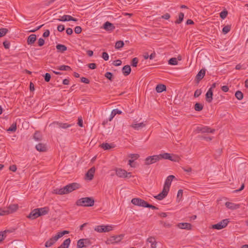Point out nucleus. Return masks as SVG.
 Returning <instances> with one entry per match:
<instances>
[{"instance_id": "f257e3e1", "label": "nucleus", "mask_w": 248, "mask_h": 248, "mask_svg": "<svg viewBox=\"0 0 248 248\" xmlns=\"http://www.w3.org/2000/svg\"><path fill=\"white\" fill-rule=\"evenodd\" d=\"M94 200L92 197L82 198L76 202V204L79 206L92 207L94 205Z\"/></svg>"}, {"instance_id": "f03ea898", "label": "nucleus", "mask_w": 248, "mask_h": 248, "mask_svg": "<svg viewBox=\"0 0 248 248\" xmlns=\"http://www.w3.org/2000/svg\"><path fill=\"white\" fill-rule=\"evenodd\" d=\"M160 160L168 159L173 162H179L180 158L176 155H171V154L167 153L159 154Z\"/></svg>"}, {"instance_id": "7ed1b4c3", "label": "nucleus", "mask_w": 248, "mask_h": 248, "mask_svg": "<svg viewBox=\"0 0 248 248\" xmlns=\"http://www.w3.org/2000/svg\"><path fill=\"white\" fill-rule=\"evenodd\" d=\"M160 160L159 155L149 156L145 159L144 164L149 165L157 162Z\"/></svg>"}, {"instance_id": "20e7f679", "label": "nucleus", "mask_w": 248, "mask_h": 248, "mask_svg": "<svg viewBox=\"0 0 248 248\" xmlns=\"http://www.w3.org/2000/svg\"><path fill=\"white\" fill-rule=\"evenodd\" d=\"M112 229V226L110 225H99L94 228V230L99 232H110Z\"/></svg>"}, {"instance_id": "39448f33", "label": "nucleus", "mask_w": 248, "mask_h": 248, "mask_svg": "<svg viewBox=\"0 0 248 248\" xmlns=\"http://www.w3.org/2000/svg\"><path fill=\"white\" fill-rule=\"evenodd\" d=\"M124 237V235L123 234L112 236L106 241V244H109L119 243L121 241Z\"/></svg>"}, {"instance_id": "423d86ee", "label": "nucleus", "mask_w": 248, "mask_h": 248, "mask_svg": "<svg viewBox=\"0 0 248 248\" xmlns=\"http://www.w3.org/2000/svg\"><path fill=\"white\" fill-rule=\"evenodd\" d=\"M229 222V219H224L219 223L213 225L212 228L217 230H221L224 228Z\"/></svg>"}, {"instance_id": "0eeeda50", "label": "nucleus", "mask_w": 248, "mask_h": 248, "mask_svg": "<svg viewBox=\"0 0 248 248\" xmlns=\"http://www.w3.org/2000/svg\"><path fill=\"white\" fill-rule=\"evenodd\" d=\"M116 174L121 178L130 177L131 176V172H127L124 170L122 169H117L116 170Z\"/></svg>"}, {"instance_id": "6e6552de", "label": "nucleus", "mask_w": 248, "mask_h": 248, "mask_svg": "<svg viewBox=\"0 0 248 248\" xmlns=\"http://www.w3.org/2000/svg\"><path fill=\"white\" fill-rule=\"evenodd\" d=\"M71 124H68L67 123H62L58 122H54L53 123L50 124L49 126L53 127L54 128H59L66 129L71 126Z\"/></svg>"}, {"instance_id": "1a4fd4ad", "label": "nucleus", "mask_w": 248, "mask_h": 248, "mask_svg": "<svg viewBox=\"0 0 248 248\" xmlns=\"http://www.w3.org/2000/svg\"><path fill=\"white\" fill-rule=\"evenodd\" d=\"M131 202L135 205L143 207H146L148 203L146 201L140 198H133L131 200Z\"/></svg>"}, {"instance_id": "9d476101", "label": "nucleus", "mask_w": 248, "mask_h": 248, "mask_svg": "<svg viewBox=\"0 0 248 248\" xmlns=\"http://www.w3.org/2000/svg\"><path fill=\"white\" fill-rule=\"evenodd\" d=\"M80 186V185L77 183H73L69 184L65 186L67 193H69L74 190L78 189Z\"/></svg>"}, {"instance_id": "9b49d317", "label": "nucleus", "mask_w": 248, "mask_h": 248, "mask_svg": "<svg viewBox=\"0 0 248 248\" xmlns=\"http://www.w3.org/2000/svg\"><path fill=\"white\" fill-rule=\"evenodd\" d=\"M175 178V176L172 175H169L166 178L165 184L163 186V188L164 190H167V191H169L170 187V186L172 181Z\"/></svg>"}, {"instance_id": "f8f14e48", "label": "nucleus", "mask_w": 248, "mask_h": 248, "mask_svg": "<svg viewBox=\"0 0 248 248\" xmlns=\"http://www.w3.org/2000/svg\"><path fill=\"white\" fill-rule=\"evenodd\" d=\"M196 130L198 133H213L215 131V129H211L210 127L203 126H198L197 127Z\"/></svg>"}, {"instance_id": "ddd939ff", "label": "nucleus", "mask_w": 248, "mask_h": 248, "mask_svg": "<svg viewBox=\"0 0 248 248\" xmlns=\"http://www.w3.org/2000/svg\"><path fill=\"white\" fill-rule=\"evenodd\" d=\"M58 239L59 238H57V236L56 235L53 237H52L47 241H46L45 244V247L49 248L52 246Z\"/></svg>"}, {"instance_id": "4468645a", "label": "nucleus", "mask_w": 248, "mask_h": 248, "mask_svg": "<svg viewBox=\"0 0 248 248\" xmlns=\"http://www.w3.org/2000/svg\"><path fill=\"white\" fill-rule=\"evenodd\" d=\"M58 20L60 21H78V19L77 18L73 17L72 16L69 15H63L62 16H61L60 18L58 19Z\"/></svg>"}, {"instance_id": "2eb2a0df", "label": "nucleus", "mask_w": 248, "mask_h": 248, "mask_svg": "<svg viewBox=\"0 0 248 248\" xmlns=\"http://www.w3.org/2000/svg\"><path fill=\"white\" fill-rule=\"evenodd\" d=\"M38 211H39V210L37 209V208L33 209L30 212V213L27 216V217L32 220L36 219L39 217L40 214H38Z\"/></svg>"}, {"instance_id": "dca6fc26", "label": "nucleus", "mask_w": 248, "mask_h": 248, "mask_svg": "<svg viewBox=\"0 0 248 248\" xmlns=\"http://www.w3.org/2000/svg\"><path fill=\"white\" fill-rule=\"evenodd\" d=\"M225 206L231 210H235L240 208V205L234 203L227 202L225 203Z\"/></svg>"}, {"instance_id": "f3484780", "label": "nucleus", "mask_w": 248, "mask_h": 248, "mask_svg": "<svg viewBox=\"0 0 248 248\" xmlns=\"http://www.w3.org/2000/svg\"><path fill=\"white\" fill-rule=\"evenodd\" d=\"M37 209L39 210L38 212V214H40L39 217L47 214L49 211V208L46 206L44 207L38 208Z\"/></svg>"}, {"instance_id": "a211bd4d", "label": "nucleus", "mask_w": 248, "mask_h": 248, "mask_svg": "<svg viewBox=\"0 0 248 248\" xmlns=\"http://www.w3.org/2000/svg\"><path fill=\"white\" fill-rule=\"evenodd\" d=\"M213 90L209 89L205 94L206 100L208 103H211L213 100Z\"/></svg>"}, {"instance_id": "6ab92c4d", "label": "nucleus", "mask_w": 248, "mask_h": 248, "mask_svg": "<svg viewBox=\"0 0 248 248\" xmlns=\"http://www.w3.org/2000/svg\"><path fill=\"white\" fill-rule=\"evenodd\" d=\"M168 191L163 189L162 192L154 197L158 200H162L165 198L168 195Z\"/></svg>"}, {"instance_id": "aec40b11", "label": "nucleus", "mask_w": 248, "mask_h": 248, "mask_svg": "<svg viewBox=\"0 0 248 248\" xmlns=\"http://www.w3.org/2000/svg\"><path fill=\"white\" fill-rule=\"evenodd\" d=\"M177 226L182 229L189 230L191 229L192 225L189 223H180L178 224Z\"/></svg>"}, {"instance_id": "412c9836", "label": "nucleus", "mask_w": 248, "mask_h": 248, "mask_svg": "<svg viewBox=\"0 0 248 248\" xmlns=\"http://www.w3.org/2000/svg\"><path fill=\"white\" fill-rule=\"evenodd\" d=\"M36 40V35L34 34H31L28 37L27 44L29 45L33 44Z\"/></svg>"}, {"instance_id": "4be33fe9", "label": "nucleus", "mask_w": 248, "mask_h": 248, "mask_svg": "<svg viewBox=\"0 0 248 248\" xmlns=\"http://www.w3.org/2000/svg\"><path fill=\"white\" fill-rule=\"evenodd\" d=\"M103 27L105 30L108 31H112L115 29L113 24L108 21H107L104 24Z\"/></svg>"}, {"instance_id": "5701e85b", "label": "nucleus", "mask_w": 248, "mask_h": 248, "mask_svg": "<svg viewBox=\"0 0 248 248\" xmlns=\"http://www.w3.org/2000/svg\"><path fill=\"white\" fill-rule=\"evenodd\" d=\"M36 149L39 152H45L46 151V146L45 144L39 143L35 146Z\"/></svg>"}, {"instance_id": "b1692460", "label": "nucleus", "mask_w": 248, "mask_h": 248, "mask_svg": "<svg viewBox=\"0 0 248 248\" xmlns=\"http://www.w3.org/2000/svg\"><path fill=\"white\" fill-rule=\"evenodd\" d=\"M53 193L59 195L67 194L66 189L65 186L61 188H56L54 190Z\"/></svg>"}, {"instance_id": "393cba45", "label": "nucleus", "mask_w": 248, "mask_h": 248, "mask_svg": "<svg viewBox=\"0 0 248 248\" xmlns=\"http://www.w3.org/2000/svg\"><path fill=\"white\" fill-rule=\"evenodd\" d=\"M205 72L206 70L205 69H202L196 75V79L200 81L202 79L205 75Z\"/></svg>"}, {"instance_id": "a878e982", "label": "nucleus", "mask_w": 248, "mask_h": 248, "mask_svg": "<svg viewBox=\"0 0 248 248\" xmlns=\"http://www.w3.org/2000/svg\"><path fill=\"white\" fill-rule=\"evenodd\" d=\"M95 172V168L92 167L89 170L87 171V172L86 174V177L90 180H91L93 179V175Z\"/></svg>"}, {"instance_id": "bb28decb", "label": "nucleus", "mask_w": 248, "mask_h": 248, "mask_svg": "<svg viewBox=\"0 0 248 248\" xmlns=\"http://www.w3.org/2000/svg\"><path fill=\"white\" fill-rule=\"evenodd\" d=\"M122 73L125 76L129 75L131 71V69L129 65L124 66L122 68Z\"/></svg>"}, {"instance_id": "cd10ccee", "label": "nucleus", "mask_w": 248, "mask_h": 248, "mask_svg": "<svg viewBox=\"0 0 248 248\" xmlns=\"http://www.w3.org/2000/svg\"><path fill=\"white\" fill-rule=\"evenodd\" d=\"M147 242L151 244V247L152 248H155L156 247L157 242L155 240V237H150L147 239Z\"/></svg>"}, {"instance_id": "c85d7f7f", "label": "nucleus", "mask_w": 248, "mask_h": 248, "mask_svg": "<svg viewBox=\"0 0 248 248\" xmlns=\"http://www.w3.org/2000/svg\"><path fill=\"white\" fill-rule=\"evenodd\" d=\"M145 126V124L143 122H141L139 124H134L131 125V127L135 129V130H139Z\"/></svg>"}, {"instance_id": "c756f323", "label": "nucleus", "mask_w": 248, "mask_h": 248, "mask_svg": "<svg viewBox=\"0 0 248 248\" xmlns=\"http://www.w3.org/2000/svg\"><path fill=\"white\" fill-rule=\"evenodd\" d=\"M33 139L36 141H40L42 140V134L39 131H36L33 136Z\"/></svg>"}, {"instance_id": "7c9ffc66", "label": "nucleus", "mask_w": 248, "mask_h": 248, "mask_svg": "<svg viewBox=\"0 0 248 248\" xmlns=\"http://www.w3.org/2000/svg\"><path fill=\"white\" fill-rule=\"evenodd\" d=\"M100 146L101 148L105 150H109L115 147V145L113 143L109 144L108 143H103Z\"/></svg>"}, {"instance_id": "2f4dec72", "label": "nucleus", "mask_w": 248, "mask_h": 248, "mask_svg": "<svg viewBox=\"0 0 248 248\" xmlns=\"http://www.w3.org/2000/svg\"><path fill=\"white\" fill-rule=\"evenodd\" d=\"M122 113V111L120 110H119L117 108L113 109L111 111V113L110 114V117H109V121H111L112 120V119L114 117V116L116 114H121Z\"/></svg>"}, {"instance_id": "473e14b6", "label": "nucleus", "mask_w": 248, "mask_h": 248, "mask_svg": "<svg viewBox=\"0 0 248 248\" xmlns=\"http://www.w3.org/2000/svg\"><path fill=\"white\" fill-rule=\"evenodd\" d=\"M156 92L160 93L166 91V87L164 84H158L155 88Z\"/></svg>"}, {"instance_id": "72a5a7b5", "label": "nucleus", "mask_w": 248, "mask_h": 248, "mask_svg": "<svg viewBox=\"0 0 248 248\" xmlns=\"http://www.w3.org/2000/svg\"><path fill=\"white\" fill-rule=\"evenodd\" d=\"M70 243V239L67 238L63 241V242L60 246V247L62 248H68Z\"/></svg>"}, {"instance_id": "f704fd0d", "label": "nucleus", "mask_w": 248, "mask_h": 248, "mask_svg": "<svg viewBox=\"0 0 248 248\" xmlns=\"http://www.w3.org/2000/svg\"><path fill=\"white\" fill-rule=\"evenodd\" d=\"M56 47L58 50L62 52H63L67 50V47L65 46L62 44H58Z\"/></svg>"}, {"instance_id": "c9c22d12", "label": "nucleus", "mask_w": 248, "mask_h": 248, "mask_svg": "<svg viewBox=\"0 0 248 248\" xmlns=\"http://www.w3.org/2000/svg\"><path fill=\"white\" fill-rule=\"evenodd\" d=\"M124 46V43L123 41H117L115 43V47L117 49H120Z\"/></svg>"}, {"instance_id": "e433bc0d", "label": "nucleus", "mask_w": 248, "mask_h": 248, "mask_svg": "<svg viewBox=\"0 0 248 248\" xmlns=\"http://www.w3.org/2000/svg\"><path fill=\"white\" fill-rule=\"evenodd\" d=\"M57 69L61 71H69L71 70V67L68 65H62L59 66Z\"/></svg>"}, {"instance_id": "4c0bfd02", "label": "nucleus", "mask_w": 248, "mask_h": 248, "mask_svg": "<svg viewBox=\"0 0 248 248\" xmlns=\"http://www.w3.org/2000/svg\"><path fill=\"white\" fill-rule=\"evenodd\" d=\"M203 105L199 103H196L194 105V109L196 111H200L203 109Z\"/></svg>"}, {"instance_id": "58836bf2", "label": "nucleus", "mask_w": 248, "mask_h": 248, "mask_svg": "<svg viewBox=\"0 0 248 248\" xmlns=\"http://www.w3.org/2000/svg\"><path fill=\"white\" fill-rule=\"evenodd\" d=\"M168 63L171 65H176L178 64L177 59L176 58H171L169 61Z\"/></svg>"}, {"instance_id": "ea45409f", "label": "nucleus", "mask_w": 248, "mask_h": 248, "mask_svg": "<svg viewBox=\"0 0 248 248\" xmlns=\"http://www.w3.org/2000/svg\"><path fill=\"white\" fill-rule=\"evenodd\" d=\"M184 14L183 13H179L178 19L175 21V23L176 24L181 23L183 21V20L184 19Z\"/></svg>"}, {"instance_id": "a19ab883", "label": "nucleus", "mask_w": 248, "mask_h": 248, "mask_svg": "<svg viewBox=\"0 0 248 248\" xmlns=\"http://www.w3.org/2000/svg\"><path fill=\"white\" fill-rule=\"evenodd\" d=\"M235 96L236 98L237 99H238L239 100H242L243 98V94L240 91H237L236 92V93H235Z\"/></svg>"}, {"instance_id": "79ce46f5", "label": "nucleus", "mask_w": 248, "mask_h": 248, "mask_svg": "<svg viewBox=\"0 0 248 248\" xmlns=\"http://www.w3.org/2000/svg\"><path fill=\"white\" fill-rule=\"evenodd\" d=\"M12 232V231H11L10 230H5L4 232H0V242L1 241H2L4 238V237H5V236L4 235L7 232Z\"/></svg>"}, {"instance_id": "37998d69", "label": "nucleus", "mask_w": 248, "mask_h": 248, "mask_svg": "<svg viewBox=\"0 0 248 248\" xmlns=\"http://www.w3.org/2000/svg\"><path fill=\"white\" fill-rule=\"evenodd\" d=\"M77 247L78 248H83L85 247L83 239H80L77 242Z\"/></svg>"}, {"instance_id": "c03bdc74", "label": "nucleus", "mask_w": 248, "mask_h": 248, "mask_svg": "<svg viewBox=\"0 0 248 248\" xmlns=\"http://www.w3.org/2000/svg\"><path fill=\"white\" fill-rule=\"evenodd\" d=\"M231 28V25H227L226 26H225L222 29V32L224 34H227L230 31Z\"/></svg>"}, {"instance_id": "a18cd8bd", "label": "nucleus", "mask_w": 248, "mask_h": 248, "mask_svg": "<svg viewBox=\"0 0 248 248\" xmlns=\"http://www.w3.org/2000/svg\"><path fill=\"white\" fill-rule=\"evenodd\" d=\"M8 31V30L6 28H0V38L5 35Z\"/></svg>"}, {"instance_id": "49530a36", "label": "nucleus", "mask_w": 248, "mask_h": 248, "mask_svg": "<svg viewBox=\"0 0 248 248\" xmlns=\"http://www.w3.org/2000/svg\"><path fill=\"white\" fill-rule=\"evenodd\" d=\"M105 77L109 79L110 81H113V75L112 73L110 72H107L105 74Z\"/></svg>"}, {"instance_id": "de8ad7c7", "label": "nucleus", "mask_w": 248, "mask_h": 248, "mask_svg": "<svg viewBox=\"0 0 248 248\" xmlns=\"http://www.w3.org/2000/svg\"><path fill=\"white\" fill-rule=\"evenodd\" d=\"M8 208H9V209L7 210V211L9 212L8 213H7V214H8L10 213H12L13 212H14L16 210V204H13L10 205L8 207Z\"/></svg>"}, {"instance_id": "09e8293b", "label": "nucleus", "mask_w": 248, "mask_h": 248, "mask_svg": "<svg viewBox=\"0 0 248 248\" xmlns=\"http://www.w3.org/2000/svg\"><path fill=\"white\" fill-rule=\"evenodd\" d=\"M69 233V232L67 231H63L61 232H59L56 235L57 236V238L59 239L63 236L64 235L66 234Z\"/></svg>"}, {"instance_id": "8fccbe9b", "label": "nucleus", "mask_w": 248, "mask_h": 248, "mask_svg": "<svg viewBox=\"0 0 248 248\" xmlns=\"http://www.w3.org/2000/svg\"><path fill=\"white\" fill-rule=\"evenodd\" d=\"M160 223L164 227L169 228L171 227V224L168 222H165L163 221H160Z\"/></svg>"}, {"instance_id": "3c124183", "label": "nucleus", "mask_w": 248, "mask_h": 248, "mask_svg": "<svg viewBox=\"0 0 248 248\" xmlns=\"http://www.w3.org/2000/svg\"><path fill=\"white\" fill-rule=\"evenodd\" d=\"M83 241L84 242L85 247H88L92 245V242L89 239L86 238L83 239Z\"/></svg>"}, {"instance_id": "603ef678", "label": "nucleus", "mask_w": 248, "mask_h": 248, "mask_svg": "<svg viewBox=\"0 0 248 248\" xmlns=\"http://www.w3.org/2000/svg\"><path fill=\"white\" fill-rule=\"evenodd\" d=\"M7 131L8 132H15L16 131V123H13L12 125L7 129Z\"/></svg>"}, {"instance_id": "864d4df0", "label": "nucleus", "mask_w": 248, "mask_h": 248, "mask_svg": "<svg viewBox=\"0 0 248 248\" xmlns=\"http://www.w3.org/2000/svg\"><path fill=\"white\" fill-rule=\"evenodd\" d=\"M139 60L137 58H134L131 62V65L133 67H136L137 66V64L138 63Z\"/></svg>"}, {"instance_id": "5fc2aeb1", "label": "nucleus", "mask_w": 248, "mask_h": 248, "mask_svg": "<svg viewBox=\"0 0 248 248\" xmlns=\"http://www.w3.org/2000/svg\"><path fill=\"white\" fill-rule=\"evenodd\" d=\"M228 15V12L226 10H224L220 13V17L222 19H225Z\"/></svg>"}, {"instance_id": "6e6d98bb", "label": "nucleus", "mask_w": 248, "mask_h": 248, "mask_svg": "<svg viewBox=\"0 0 248 248\" xmlns=\"http://www.w3.org/2000/svg\"><path fill=\"white\" fill-rule=\"evenodd\" d=\"M45 80L48 82L50 81L51 78V75L50 74L46 73L45 74V75L44 76Z\"/></svg>"}, {"instance_id": "4d7b16f0", "label": "nucleus", "mask_w": 248, "mask_h": 248, "mask_svg": "<svg viewBox=\"0 0 248 248\" xmlns=\"http://www.w3.org/2000/svg\"><path fill=\"white\" fill-rule=\"evenodd\" d=\"M202 91L201 89H197L195 91L194 96L195 97H199L202 93Z\"/></svg>"}, {"instance_id": "13d9d810", "label": "nucleus", "mask_w": 248, "mask_h": 248, "mask_svg": "<svg viewBox=\"0 0 248 248\" xmlns=\"http://www.w3.org/2000/svg\"><path fill=\"white\" fill-rule=\"evenodd\" d=\"M102 57L105 61H108L109 59V56L106 52L102 53Z\"/></svg>"}, {"instance_id": "bf43d9fd", "label": "nucleus", "mask_w": 248, "mask_h": 248, "mask_svg": "<svg viewBox=\"0 0 248 248\" xmlns=\"http://www.w3.org/2000/svg\"><path fill=\"white\" fill-rule=\"evenodd\" d=\"M38 46H43L45 44V40L44 39L40 38L38 41Z\"/></svg>"}, {"instance_id": "052dcab7", "label": "nucleus", "mask_w": 248, "mask_h": 248, "mask_svg": "<svg viewBox=\"0 0 248 248\" xmlns=\"http://www.w3.org/2000/svg\"><path fill=\"white\" fill-rule=\"evenodd\" d=\"M82 31V29L80 26H76L75 28V32L77 34L80 33Z\"/></svg>"}, {"instance_id": "680f3d73", "label": "nucleus", "mask_w": 248, "mask_h": 248, "mask_svg": "<svg viewBox=\"0 0 248 248\" xmlns=\"http://www.w3.org/2000/svg\"><path fill=\"white\" fill-rule=\"evenodd\" d=\"M140 155L137 154H130L129 157L133 160L137 159L139 157Z\"/></svg>"}, {"instance_id": "e2e57ef3", "label": "nucleus", "mask_w": 248, "mask_h": 248, "mask_svg": "<svg viewBox=\"0 0 248 248\" xmlns=\"http://www.w3.org/2000/svg\"><path fill=\"white\" fill-rule=\"evenodd\" d=\"M113 64L116 66H120L122 64V61L120 60H117L113 62Z\"/></svg>"}, {"instance_id": "0e129e2a", "label": "nucleus", "mask_w": 248, "mask_h": 248, "mask_svg": "<svg viewBox=\"0 0 248 248\" xmlns=\"http://www.w3.org/2000/svg\"><path fill=\"white\" fill-rule=\"evenodd\" d=\"M65 29L64 26L63 25H59L57 27V30L60 32H62Z\"/></svg>"}, {"instance_id": "69168bd1", "label": "nucleus", "mask_w": 248, "mask_h": 248, "mask_svg": "<svg viewBox=\"0 0 248 248\" xmlns=\"http://www.w3.org/2000/svg\"><path fill=\"white\" fill-rule=\"evenodd\" d=\"M3 46L4 47L6 48V49H8L10 47V43L7 41H4L3 43Z\"/></svg>"}, {"instance_id": "338daca9", "label": "nucleus", "mask_w": 248, "mask_h": 248, "mask_svg": "<svg viewBox=\"0 0 248 248\" xmlns=\"http://www.w3.org/2000/svg\"><path fill=\"white\" fill-rule=\"evenodd\" d=\"M81 81L86 84H89L90 83V80L88 78L84 77H82L81 78Z\"/></svg>"}, {"instance_id": "774afa93", "label": "nucleus", "mask_w": 248, "mask_h": 248, "mask_svg": "<svg viewBox=\"0 0 248 248\" xmlns=\"http://www.w3.org/2000/svg\"><path fill=\"white\" fill-rule=\"evenodd\" d=\"M182 169L186 172L189 173L192 171L191 167H182Z\"/></svg>"}]
</instances>
